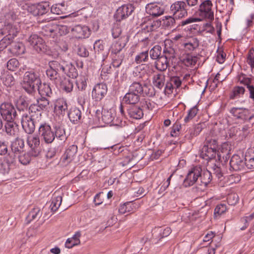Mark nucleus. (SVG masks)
<instances>
[{
  "label": "nucleus",
  "mask_w": 254,
  "mask_h": 254,
  "mask_svg": "<svg viewBox=\"0 0 254 254\" xmlns=\"http://www.w3.org/2000/svg\"><path fill=\"white\" fill-rule=\"evenodd\" d=\"M38 133L42 140L47 144H50L54 142L55 138L64 142L67 136L64 128L59 125L53 127L46 122L39 123Z\"/></svg>",
  "instance_id": "1"
},
{
  "label": "nucleus",
  "mask_w": 254,
  "mask_h": 254,
  "mask_svg": "<svg viewBox=\"0 0 254 254\" xmlns=\"http://www.w3.org/2000/svg\"><path fill=\"white\" fill-rule=\"evenodd\" d=\"M39 74L34 70L26 71L23 77V88L28 94H32L35 91V88L41 83Z\"/></svg>",
  "instance_id": "2"
},
{
  "label": "nucleus",
  "mask_w": 254,
  "mask_h": 254,
  "mask_svg": "<svg viewBox=\"0 0 254 254\" xmlns=\"http://www.w3.org/2000/svg\"><path fill=\"white\" fill-rule=\"evenodd\" d=\"M28 41L30 45L36 52L40 54L50 55L51 51L40 37L37 34H32L29 38Z\"/></svg>",
  "instance_id": "3"
},
{
  "label": "nucleus",
  "mask_w": 254,
  "mask_h": 254,
  "mask_svg": "<svg viewBox=\"0 0 254 254\" xmlns=\"http://www.w3.org/2000/svg\"><path fill=\"white\" fill-rule=\"evenodd\" d=\"M170 12L179 20L187 17L190 14L183 0L176 1L171 4Z\"/></svg>",
  "instance_id": "4"
},
{
  "label": "nucleus",
  "mask_w": 254,
  "mask_h": 254,
  "mask_svg": "<svg viewBox=\"0 0 254 254\" xmlns=\"http://www.w3.org/2000/svg\"><path fill=\"white\" fill-rule=\"evenodd\" d=\"M128 91L130 92L140 95L149 97L154 95L152 87L146 84H142L139 81H133L129 86Z\"/></svg>",
  "instance_id": "5"
},
{
  "label": "nucleus",
  "mask_w": 254,
  "mask_h": 254,
  "mask_svg": "<svg viewBox=\"0 0 254 254\" xmlns=\"http://www.w3.org/2000/svg\"><path fill=\"white\" fill-rule=\"evenodd\" d=\"M202 172L201 167L195 166L190 169L183 182V186L185 188L192 186L198 180Z\"/></svg>",
  "instance_id": "6"
},
{
  "label": "nucleus",
  "mask_w": 254,
  "mask_h": 254,
  "mask_svg": "<svg viewBox=\"0 0 254 254\" xmlns=\"http://www.w3.org/2000/svg\"><path fill=\"white\" fill-rule=\"evenodd\" d=\"M213 4L210 0H205L199 5L197 14L202 19L212 21L214 19V12L212 10Z\"/></svg>",
  "instance_id": "7"
},
{
  "label": "nucleus",
  "mask_w": 254,
  "mask_h": 254,
  "mask_svg": "<svg viewBox=\"0 0 254 254\" xmlns=\"http://www.w3.org/2000/svg\"><path fill=\"white\" fill-rule=\"evenodd\" d=\"M50 8L49 1L29 4L27 6V11L35 16H40L47 13Z\"/></svg>",
  "instance_id": "8"
},
{
  "label": "nucleus",
  "mask_w": 254,
  "mask_h": 254,
  "mask_svg": "<svg viewBox=\"0 0 254 254\" xmlns=\"http://www.w3.org/2000/svg\"><path fill=\"white\" fill-rule=\"evenodd\" d=\"M0 114L4 121L16 119L17 117L14 105L9 102H4L0 105Z\"/></svg>",
  "instance_id": "9"
},
{
  "label": "nucleus",
  "mask_w": 254,
  "mask_h": 254,
  "mask_svg": "<svg viewBox=\"0 0 254 254\" xmlns=\"http://www.w3.org/2000/svg\"><path fill=\"white\" fill-rule=\"evenodd\" d=\"M21 30L18 22H4L2 29V32L5 34L6 37L13 41V39L17 36Z\"/></svg>",
  "instance_id": "10"
},
{
  "label": "nucleus",
  "mask_w": 254,
  "mask_h": 254,
  "mask_svg": "<svg viewBox=\"0 0 254 254\" xmlns=\"http://www.w3.org/2000/svg\"><path fill=\"white\" fill-rule=\"evenodd\" d=\"M22 128L28 134H32L35 130L36 126L40 123L37 120H33V118L27 114H23L21 120Z\"/></svg>",
  "instance_id": "11"
},
{
  "label": "nucleus",
  "mask_w": 254,
  "mask_h": 254,
  "mask_svg": "<svg viewBox=\"0 0 254 254\" xmlns=\"http://www.w3.org/2000/svg\"><path fill=\"white\" fill-rule=\"evenodd\" d=\"M15 163L13 153L7 154L3 159L0 158V173L3 174H8L12 167L15 166Z\"/></svg>",
  "instance_id": "12"
},
{
  "label": "nucleus",
  "mask_w": 254,
  "mask_h": 254,
  "mask_svg": "<svg viewBox=\"0 0 254 254\" xmlns=\"http://www.w3.org/2000/svg\"><path fill=\"white\" fill-rule=\"evenodd\" d=\"M230 112L234 117L244 121H250L254 118V115L246 108L233 107L230 110Z\"/></svg>",
  "instance_id": "13"
},
{
  "label": "nucleus",
  "mask_w": 254,
  "mask_h": 254,
  "mask_svg": "<svg viewBox=\"0 0 254 254\" xmlns=\"http://www.w3.org/2000/svg\"><path fill=\"white\" fill-rule=\"evenodd\" d=\"M238 81L240 83L244 85L248 88L250 96V98L254 101V78L249 77L245 74L241 73L237 75Z\"/></svg>",
  "instance_id": "14"
},
{
  "label": "nucleus",
  "mask_w": 254,
  "mask_h": 254,
  "mask_svg": "<svg viewBox=\"0 0 254 254\" xmlns=\"http://www.w3.org/2000/svg\"><path fill=\"white\" fill-rule=\"evenodd\" d=\"M107 91L108 88L106 84L103 83L97 84L95 85L92 91V98L95 101L100 102L106 96Z\"/></svg>",
  "instance_id": "15"
},
{
  "label": "nucleus",
  "mask_w": 254,
  "mask_h": 254,
  "mask_svg": "<svg viewBox=\"0 0 254 254\" xmlns=\"http://www.w3.org/2000/svg\"><path fill=\"white\" fill-rule=\"evenodd\" d=\"M134 10V8L132 4L123 5L117 10L115 17L117 21H121L128 17Z\"/></svg>",
  "instance_id": "16"
},
{
  "label": "nucleus",
  "mask_w": 254,
  "mask_h": 254,
  "mask_svg": "<svg viewBox=\"0 0 254 254\" xmlns=\"http://www.w3.org/2000/svg\"><path fill=\"white\" fill-rule=\"evenodd\" d=\"M77 152V146L71 145L67 148L60 159V163L63 165L66 166L70 163Z\"/></svg>",
  "instance_id": "17"
},
{
  "label": "nucleus",
  "mask_w": 254,
  "mask_h": 254,
  "mask_svg": "<svg viewBox=\"0 0 254 254\" xmlns=\"http://www.w3.org/2000/svg\"><path fill=\"white\" fill-rule=\"evenodd\" d=\"M72 34L76 38H88L91 34L89 27L85 25H77L71 29Z\"/></svg>",
  "instance_id": "18"
},
{
  "label": "nucleus",
  "mask_w": 254,
  "mask_h": 254,
  "mask_svg": "<svg viewBox=\"0 0 254 254\" xmlns=\"http://www.w3.org/2000/svg\"><path fill=\"white\" fill-rule=\"evenodd\" d=\"M217 155L218 160H221V155L219 154L218 150H214L212 148H209L208 147H204L201 149L200 152V157L208 161H211L215 160L216 155Z\"/></svg>",
  "instance_id": "19"
},
{
  "label": "nucleus",
  "mask_w": 254,
  "mask_h": 254,
  "mask_svg": "<svg viewBox=\"0 0 254 254\" xmlns=\"http://www.w3.org/2000/svg\"><path fill=\"white\" fill-rule=\"evenodd\" d=\"M127 116L132 119L139 120L144 115L143 110L138 104L128 105L127 108Z\"/></svg>",
  "instance_id": "20"
},
{
  "label": "nucleus",
  "mask_w": 254,
  "mask_h": 254,
  "mask_svg": "<svg viewBox=\"0 0 254 254\" xmlns=\"http://www.w3.org/2000/svg\"><path fill=\"white\" fill-rule=\"evenodd\" d=\"M27 142L30 148L31 153L34 155H38L40 153L39 145L40 143L39 136L37 135H30L27 138Z\"/></svg>",
  "instance_id": "21"
},
{
  "label": "nucleus",
  "mask_w": 254,
  "mask_h": 254,
  "mask_svg": "<svg viewBox=\"0 0 254 254\" xmlns=\"http://www.w3.org/2000/svg\"><path fill=\"white\" fill-rule=\"evenodd\" d=\"M162 56L171 62V65L173 67H175L178 63V59L176 51L173 47L167 46L165 44Z\"/></svg>",
  "instance_id": "22"
},
{
  "label": "nucleus",
  "mask_w": 254,
  "mask_h": 254,
  "mask_svg": "<svg viewBox=\"0 0 254 254\" xmlns=\"http://www.w3.org/2000/svg\"><path fill=\"white\" fill-rule=\"evenodd\" d=\"M245 160L238 155L234 154L230 161V168L235 171L242 170L245 168Z\"/></svg>",
  "instance_id": "23"
},
{
  "label": "nucleus",
  "mask_w": 254,
  "mask_h": 254,
  "mask_svg": "<svg viewBox=\"0 0 254 254\" xmlns=\"http://www.w3.org/2000/svg\"><path fill=\"white\" fill-rule=\"evenodd\" d=\"M67 109L68 105L65 99L60 98L55 101L54 110L57 115L64 116L67 112Z\"/></svg>",
  "instance_id": "24"
},
{
  "label": "nucleus",
  "mask_w": 254,
  "mask_h": 254,
  "mask_svg": "<svg viewBox=\"0 0 254 254\" xmlns=\"http://www.w3.org/2000/svg\"><path fill=\"white\" fill-rule=\"evenodd\" d=\"M67 116L70 121L74 124H78L82 121V112L79 108L71 107L67 112Z\"/></svg>",
  "instance_id": "25"
},
{
  "label": "nucleus",
  "mask_w": 254,
  "mask_h": 254,
  "mask_svg": "<svg viewBox=\"0 0 254 254\" xmlns=\"http://www.w3.org/2000/svg\"><path fill=\"white\" fill-rule=\"evenodd\" d=\"M146 11L149 15L154 17H158L164 13V8L160 6L159 3H150L146 6Z\"/></svg>",
  "instance_id": "26"
},
{
  "label": "nucleus",
  "mask_w": 254,
  "mask_h": 254,
  "mask_svg": "<svg viewBox=\"0 0 254 254\" xmlns=\"http://www.w3.org/2000/svg\"><path fill=\"white\" fill-rule=\"evenodd\" d=\"M24 147V141L23 139L16 138L11 144V151L8 154L13 153L14 156V160H16V157L18 154L23 151Z\"/></svg>",
  "instance_id": "27"
},
{
  "label": "nucleus",
  "mask_w": 254,
  "mask_h": 254,
  "mask_svg": "<svg viewBox=\"0 0 254 254\" xmlns=\"http://www.w3.org/2000/svg\"><path fill=\"white\" fill-rule=\"evenodd\" d=\"M127 38L121 37L118 41L113 43L110 48L111 54H122L121 52L126 46L127 43Z\"/></svg>",
  "instance_id": "28"
},
{
  "label": "nucleus",
  "mask_w": 254,
  "mask_h": 254,
  "mask_svg": "<svg viewBox=\"0 0 254 254\" xmlns=\"http://www.w3.org/2000/svg\"><path fill=\"white\" fill-rule=\"evenodd\" d=\"M9 51L13 56H18L25 53V48L22 43L13 42L12 41L10 44Z\"/></svg>",
  "instance_id": "29"
},
{
  "label": "nucleus",
  "mask_w": 254,
  "mask_h": 254,
  "mask_svg": "<svg viewBox=\"0 0 254 254\" xmlns=\"http://www.w3.org/2000/svg\"><path fill=\"white\" fill-rule=\"evenodd\" d=\"M66 63L67 61L65 60L60 59L50 61L48 63V65L49 67L53 68L59 73L61 72L64 73V72H65V68Z\"/></svg>",
  "instance_id": "30"
},
{
  "label": "nucleus",
  "mask_w": 254,
  "mask_h": 254,
  "mask_svg": "<svg viewBox=\"0 0 254 254\" xmlns=\"http://www.w3.org/2000/svg\"><path fill=\"white\" fill-rule=\"evenodd\" d=\"M16 119H12L11 120L5 121L4 125L5 130L6 133L11 136H15L18 131V126L16 123L15 120Z\"/></svg>",
  "instance_id": "31"
},
{
  "label": "nucleus",
  "mask_w": 254,
  "mask_h": 254,
  "mask_svg": "<svg viewBox=\"0 0 254 254\" xmlns=\"http://www.w3.org/2000/svg\"><path fill=\"white\" fill-rule=\"evenodd\" d=\"M171 65V62L162 55L156 60L154 63L155 67L158 70L163 72Z\"/></svg>",
  "instance_id": "32"
},
{
  "label": "nucleus",
  "mask_w": 254,
  "mask_h": 254,
  "mask_svg": "<svg viewBox=\"0 0 254 254\" xmlns=\"http://www.w3.org/2000/svg\"><path fill=\"white\" fill-rule=\"evenodd\" d=\"M140 100V96L138 94L128 91L123 97V102L128 105L137 104Z\"/></svg>",
  "instance_id": "33"
},
{
  "label": "nucleus",
  "mask_w": 254,
  "mask_h": 254,
  "mask_svg": "<svg viewBox=\"0 0 254 254\" xmlns=\"http://www.w3.org/2000/svg\"><path fill=\"white\" fill-rule=\"evenodd\" d=\"M42 215V212L40 208L35 207L29 212L26 217L25 221L27 224H29L32 221L38 220Z\"/></svg>",
  "instance_id": "34"
},
{
  "label": "nucleus",
  "mask_w": 254,
  "mask_h": 254,
  "mask_svg": "<svg viewBox=\"0 0 254 254\" xmlns=\"http://www.w3.org/2000/svg\"><path fill=\"white\" fill-rule=\"evenodd\" d=\"M43 111L36 104H31L29 107V113L33 120H37L38 122L41 119Z\"/></svg>",
  "instance_id": "35"
},
{
  "label": "nucleus",
  "mask_w": 254,
  "mask_h": 254,
  "mask_svg": "<svg viewBox=\"0 0 254 254\" xmlns=\"http://www.w3.org/2000/svg\"><path fill=\"white\" fill-rule=\"evenodd\" d=\"M199 45V40L196 38L192 37L187 40L183 44L185 50L188 52H191L197 49Z\"/></svg>",
  "instance_id": "36"
},
{
  "label": "nucleus",
  "mask_w": 254,
  "mask_h": 254,
  "mask_svg": "<svg viewBox=\"0 0 254 254\" xmlns=\"http://www.w3.org/2000/svg\"><path fill=\"white\" fill-rule=\"evenodd\" d=\"M165 76L164 73H157L154 74L152 82L154 86L159 89H162L165 85Z\"/></svg>",
  "instance_id": "37"
},
{
  "label": "nucleus",
  "mask_w": 254,
  "mask_h": 254,
  "mask_svg": "<svg viewBox=\"0 0 254 254\" xmlns=\"http://www.w3.org/2000/svg\"><path fill=\"white\" fill-rule=\"evenodd\" d=\"M245 166L248 169H254V148H249L246 153Z\"/></svg>",
  "instance_id": "38"
},
{
  "label": "nucleus",
  "mask_w": 254,
  "mask_h": 254,
  "mask_svg": "<svg viewBox=\"0 0 254 254\" xmlns=\"http://www.w3.org/2000/svg\"><path fill=\"white\" fill-rule=\"evenodd\" d=\"M39 94L41 97H51L53 94L52 89L48 83H41L37 86Z\"/></svg>",
  "instance_id": "39"
},
{
  "label": "nucleus",
  "mask_w": 254,
  "mask_h": 254,
  "mask_svg": "<svg viewBox=\"0 0 254 254\" xmlns=\"http://www.w3.org/2000/svg\"><path fill=\"white\" fill-rule=\"evenodd\" d=\"M80 236V232H76L71 238H68L66 240L65 247L68 249H70L75 246L79 245L80 243L79 238Z\"/></svg>",
  "instance_id": "40"
},
{
  "label": "nucleus",
  "mask_w": 254,
  "mask_h": 254,
  "mask_svg": "<svg viewBox=\"0 0 254 254\" xmlns=\"http://www.w3.org/2000/svg\"><path fill=\"white\" fill-rule=\"evenodd\" d=\"M101 118L105 124H109L113 121L114 115L112 110L102 109Z\"/></svg>",
  "instance_id": "41"
},
{
  "label": "nucleus",
  "mask_w": 254,
  "mask_h": 254,
  "mask_svg": "<svg viewBox=\"0 0 254 254\" xmlns=\"http://www.w3.org/2000/svg\"><path fill=\"white\" fill-rule=\"evenodd\" d=\"M65 68V72H64V73L66 74L69 77L76 78L78 76V71L74 65L71 62L67 61Z\"/></svg>",
  "instance_id": "42"
},
{
  "label": "nucleus",
  "mask_w": 254,
  "mask_h": 254,
  "mask_svg": "<svg viewBox=\"0 0 254 254\" xmlns=\"http://www.w3.org/2000/svg\"><path fill=\"white\" fill-rule=\"evenodd\" d=\"M61 86L62 90L67 93H70L73 88V81L64 77L61 82Z\"/></svg>",
  "instance_id": "43"
},
{
  "label": "nucleus",
  "mask_w": 254,
  "mask_h": 254,
  "mask_svg": "<svg viewBox=\"0 0 254 254\" xmlns=\"http://www.w3.org/2000/svg\"><path fill=\"white\" fill-rule=\"evenodd\" d=\"M50 9L52 13L60 15L65 13L66 10V5L64 2L56 3L50 6Z\"/></svg>",
  "instance_id": "44"
},
{
  "label": "nucleus",
  "mask_w": 254,
  "mask_h": 254,
  "mask_svg": "<svg viewBox=\"0 0 254 254\" xmlns=\"http://www.w3.org/2000/svg\"><path fill=\"white\" fill-rule=\"evenodd\" d=\"M135 209V203L132 202H127L120 206L119 212L123 214L127 212H133Z\"/></svg>",
  "instance_id": "45"
},
{
  "label": "nucleus",
  "mask_w": 254,
  "mask_h": 254,
  "mask_svg": "<svg viewBox=\"0 0 254 254\" xmlns=\"http://www.w3.org/2000/svg\"><path fill=\"white\" fill-rule=\"evenodd\" d=\"M201 183L206 187L209 184L212 179V172L210 171L206 170L202 171L199 177Z\"/></svg>",
  "instance_id": "46"
},
{
  "label": "nucleus",
  "mask_w": 254,
  "mask_h": 254,
  "mask_svg": "<svg viewBox=\"0 0 254 254\" xmlns=\"http://www.w3.org/2000/svg\"><path fill=\"white\" fill-rule=\"evenodd\" d=\"M56 32V25L48 24L43 27L41 33L47 37H54Z\"/></svg>",
  "instance_id": "47"
},
{
  "label": "nucleus",
  "mask_w": 254,
  "mask_h": 254,
  "mask_svg": "<svg viewBox=\"0 0 254 254\" xmlns=\"http://www.w3.org/2000/svg\"><path fill=\"white\" fill-rule=\"evenodd\" d=\"M181 60L186 66H191L196 64L197 61V58L196 56H192L190 55L187 54L182 57Z\"/></svg>",
  "instance_id": "48"
},
{
  "label": "nucleus",
  "mask_w": 254,
  "mask_h": 254,
  "mask_svg": "<svg viewBox=\"0 0 254 254\" xmlns=\"http://www.w3.org/2000/svg\"><path fill=\"white\" fill-rule=\"evenodd\" d=\"M245 88L243 86H236L233 87L231 94H230V99H234L235 98H240L245 93Z\"/></svg>",
  "instance_id": "49"
},
{
  "label": "nucleus",
  "mask_w": 254,
  "mask_h": 254,
  "mask_svg": "<svg viewBox=\"0 0 254 254\" xmlns=\"http://www.w3.org/2000/svg\"><path fill=\"white\" fill-rule=\"evenodd\" d=\"M38 155H34L29 150L28 152L25 153L18 156L19 161L23 165H26L29 164L31 160L32 157H36Z\"/></svg>",
  "instance_id": "50"
},
{
  "label": "nucleus",
  "mask_w": 254,
  "mask_h": 254,
  "mask_svg": "<svg viewBox=\"0 0 254 254\" xmlns=\"http://www.w3.org/2000/svg\"><path fill=\"white\" fill-rule=\"evenodd\" d=\"M111 56L112 59V65L116 68L120 67L125 58L124 55L123 54H111Z\"/></svg>",
  "instance_id": "51"
},
{
  "label": "nucleus",
  "mask_w": 254,
  "mask_h": 254,
  "mask_svg": "<svg viewBox=\"0 0 254 254\" xmlns=\"http://www.w3.org/2000/svg\"><path fill=\"white\" fill-rule=\"evenodd\" d=\"M204 147H208L214 150H218V145L217 140L210 136H207L204 141Z\"/></svg>",
  "instance_id": "52"
},
{
  "label": "nucleus",
  "mask_w": 254,
  "mask_h": 254,
  "mask_svg": "<svg viewBox=\"0 0 254 254\" xmlns=\"http://www.w3.org/2000/svg\"><path fill=\"white\" fill-rule=\"evenodd\" d=\"M162 48L159 45H156L151 49L149 55L151 59L157 60L161 57Z\"/></svg>",
  "instance_id": "53"
},
{
  "label": "nucleus",
  "mask_w": 254,
  "mask_h": 254,
  "mask_svg": "<svg viewBox=\"0 0 254 254\" xmlns=\"http://www.w3.org/2000/svg\"><path fill=\"white\" fill-rule=\"evenodd\" d=\"M198 109L196 106L190 108L188 111L187 116L184 118L185 123H188L192 120L197 115Z\"/></svg>",
  "instance_id": "54"
},
{
  "label": "nucleus",
  "mask_w": 254,
  "mask_h": 254,
  "mask_svg": "<svg viewBox=\"0 0 254 254\" xmlns=\"http://www.w3.org/2000/svg\"><path fill=\"white\" fill-rule=\"evenodd\" d=\"M62 201V197L61 195L53 197L50 205L51 210L54 212H56L61 205Z\"/></svg>",
  "instance_id": "55"
},
{
  "label": "nucleus",
  "mask_w": 254,
  "mask_h": 254,
  "mask_svg": "<svg viewBox=\"0 0 254 254\" xmlns=\"http://www.w3.org/2000/svg\"><path fill=\"white\" fill-rule=\"evenodd\" d=\"M148 59V51H145L139 53L136 56L135 62L136 64H139L147 62Z\"/></svg>",
  "instance_id": "56"
},
{
  "label": "nucleus",
  "mask_w": 254,
  "mask_h": 254,
  "mask_svg": "<svg viewBox=\"0 0 254 254\" xmlns=\"http://www.w3.org/2000/svg\"><path fill=\"white\" fill-rule=\"evenodd\" d=\"M163 19V25L166 27H174L176 24V20H179L176 18L174 16H166Z\"/></svg>",
  "instance_id": "57"
},
{
  "label": "nucleus",
  "mask_w": 254,
  "mask_h": 254,
  "mask_svg": "<svg viewBox=\"0 0 254 254\" xmlns=\"http://www.w3.org/2000/svg\"><path fill=\"white\" fill-rule=\"evenodd\" d=\"M227 208L225 203L218 204L215 207L214 211V216L215 218L220 216L221 215L225 213Z\"/></svg>",
  "instance_id": "58"
},
{
  "label": "nucleus",
  "mask_w": 254,
  "mask_h": 254,
  "mask_svg": "<svg viewBox=\"0 0 254 254\" xmlns=\"http://www.w3.org/2000/svg\"><path fill=\"white\" fill-rule=\"evenodd\" d=\"M246 63L250 66L252 71H254V47L249 51L247 56Z\"/></svg>",
  "instance_id": "59"
},
{
  "label": "nucleus",
  "mask_w": 254,
  "mask_h": 254,
  "mask_svg": "<svg viewBox=\"0 0 254 254\" xmlns=\"http://www.w3.org/2000/svg\"><path fill=\"white\" fill-rule=\"evenodd\" d=\"M75 84L79 91L85 90L87 87V79L85 76H81L76 80Z\"/></svg>",
  "instance_id": "60"
},
{
  "label": "nucleus",
  "mask_w": 254,
  "mask_h": 254,
  "mask_svg": "<svg viewBox=\"0 0 254 254\" xmlns=\"http://www.w3.org/2000/svg\"><path fill=\"white\" fill-rule=\"evenodd\" d=\"M186 6L190 14H191L192 11L195 9L198 3V0H185Z\"/></svg>",
  "instance_id": "61"
},
{
  "label": "nucleus",
  "mask_w": 254,
  "mask_h": 254,
  "mask_svg": "<svg viewBox=\"0 0 254 254\" xmlns=\"http://www.w3.org/2000/svg\"><path fill=\"white\" fill-rule=\"evenodd\" d=\"M46 75L51 80L54 82H56L58 77L59 76V73L51 67H49V68L46 70Z\"/></svg>",
  "instance_id": "62"
},
{
  "label": "nucleus",
  "mask_w": 254,
  "mask_h": 254,
  "mask_svg": "<svg viewBox=\"0 0 254 254\" xmlns=\"http://www.w3.org/2000/svg\"><path fill=\"white\" fill-rule=\"evenodd\" d=\"M219 165L220 163L217 162V164L215 163L212 164V166L209 167V169L211 170V172L212 173H213L215 174L218 179H220L222 176L221 169Z\"/></svg>",
  "instance_id": "63"
},
{
  "label": "nucleus",
  "mask_w": 254,
  "mask_h": 254,
  "mask_svg": "<svg viewBox=\"0 0 254 254\" xmlns=\"http://www.w3.org/2000/svg\"><path fill=\"white\" fill-rule=\"evenodd\" d=\"M254 219V212L249 216H246L241 218V222L244 224L240 229L242 230H245L249 226V223Z\"/></svg>",
  "instance_id": "64"
}]
</instances>
